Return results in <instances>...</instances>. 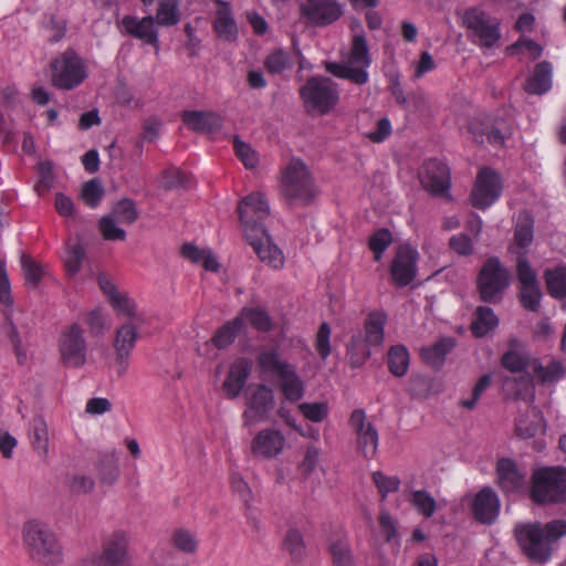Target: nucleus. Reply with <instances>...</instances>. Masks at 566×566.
<instances>
[{
  "label": "nucleus",
  "mask_w": 566,
  "mask_h": 566,
  "mask_svg": "<svg viewBox=\"0 0 566 566\" xmlns=\"http://www.w3.org/2000/svg\"><path fill=\"white\" fill-rule=\"evenodd\" d=\"M566 536V521L553 520L547 523L521 522L514 526V538L526 558L534 564L548 563L558 541Z\"/></svg>",
  "instance_id": "obj_1"
},
{
  "label": "nucleus",
  "mask_w": 566,
  "mask_h": 566,
  "mask_svg": "<svg viewBox=\"0 0 566 566\" xmlns=\"http://www.w3.org/2000/svg\"><path fill=\"white\" fill-rule=\"evenodd\" d=\"M352 43L346 63L327 62L325 69L335 77L348 80L356 85H365L369 80L368 69L373 59L366 35L359 21L350 23Z\"/></svg>",
  "instance_id": "obj_2"
},
{
  "label": "nucleus",
  "mask_w": 566,
  "mask_h": 566,
  "mask_svg": "<svg viewBox=\"0 0 566 566\" xmlns=\"http://www.w3.org/2000/svg\"><path fill=\"white\" fill-rule=\"evenodd\" d=\"M22 542L31 560L43 566H59L63 560V547L45 523L31 520L22 527Z\"/></svg>",
  "instance_id": "obj_3"
},
{
  "label": "nucleus",
  "mask_w": 566,
  "mask_h": 566,
  "mask_svg": "<svg viewBox=\"0 0 566 566\" xmlns=\"http://www.w3.org/2000/svg\"><path fill=\"white\" fill-rule=\"evenodd\" d=\"M256 363L261 374L277 379V386L287 401L297 402L304 397L303 380L292 364L281 359L277 348L273 347L260 352Z\"/></svg>",
  "instance_id": "obj_4"
},
{
  "label": "nucleus",
  "mask_w": 566,
  "mask_h": 566,
  "mask_svg": "<svg viewBox=\"0 0 566 566\" xmlns=\"http://www.w3.org/2000/svg\"><path fill=\"white\" fill-rule=\"evenodd\" d=\"M535 505H559L566 503V468L562 465L534 469L527 489Z\"/></svg>",
  "instance_id": "obj_5"
},
{
  "label": "nucleus",
  "mask_w": 566,
  "mask_h": 566,
  "mask_svg": "<svg viewBox=\"0 0 566 566\" xmlns=\"http://www.w3.org/2000/svg\"><path fill=\"white\" fill-rule=\"evenodd\" d=\"M281 193L290 205L308 206L317 189L307 166L293 158L282 170Z\"/></svg>",
  "instance_id": "obj_6"
},
{
  "label": "nucleus",
  "mask_w": 566,
  "mask_h": 566,
  "mask_svg": "<svg viewBox=\"0 0 566 566\" xmlns=\"http://www.w3.org/2000/svg\"><path fill=\"white\" fill-rule=\"evenodd\" d=\"M510 283L511 274L500 259L496 256L486 259L476 277V289L480 300L490 304L500 303Z\"/></svg>",
  "instance_id": "obj_7"
},
{
  "label": "nucleus",
  "mask_w": 566,
  "mask_h": 566,
  "mask_svg": "<svg viewBox=\"0 0 566 566\" xmlns=\"http://www.w3.org/2000/svg\"><path fill=\"white\" fill-rule=\"evenodd\" d=\"M300 96L307 112L325 115L337 104L339 93L329 77L312 76L300 88Z\"/></svg>",
  "instance_id": "obj_8"
},
{
  "label": "nucleus",
  "mask_w": 566,
  "mask_h": 566,
  "mask_svg": "<svg viewBox=\"0 0 566 566\" xmlns=\"http://www.w3.org/2000/svg\"><path fill=\"white\" fill-rule=\"evenodd\" d=\"M462 25L478 39L476 43L481 48L491 49L501 38L499 20L480 7L463 12Z\"/></svg>",
  "instance_id": "obj_9"
},
{
  "label": "nucleus",
  "mask_w": 566,
  "mask_h": 566,
  "mask_svg": "<svg viewBox=\"0 0 566 566\" xmlns=\"http://www.w3.org/2000/svg\"><path fill=\"white\" fill-rule=\"evenodd\" d=\"M238 214L245 238L264 234V220L270 214L269 201L262 192L254 191L239 202Z\"/></svg>",
  "instance_id": "obj_10"
},
{
  "label": "nucleus",
  "mask_w": 566,
  "mask_h": 566,
  "mask_svg": "<svg viewBox=\"0 0 566 566\" xmlns=\"http://www.w3.org/2000/svg\"><path fill=\"white\" fill-rule=\"evenodd\" d=\"M52 83L60 90H73L87 77V67L74 52H65L51 64Z\"/></svg>",
  "instance_id": "obj_11"
},
{
  "label": "nucleus",
  "mask_w": 566,
  "mask_h": 566,
  "mask_svg": "<svg viewBox=\"0 0 566 566\" xmlns=\"http://www.w3.org/2000/svg\"><path fill=\"white\" fill-rule=\"evenodd\" d=\"M90 560L92 566H132L128 533L122 530L111 533Z\"/></svg>",
  "instance_id": "obj_12"
},
{
  "label": "nucleus",
  "mask_w": 566,
  "mask_h": 566,
  "mask_svg": "<svg viewBox=\"0 0 566 566\" xmlns=\"http://www.w3.org/2000/svg\"><path fill=\"white\" fill-rule=\"evenodd\" d=\"M468 129L476 143H488L493 147H502L513 134L510 122L494 115L474 117L469 123Z\"/></svg>",
  "instance_id": "obj_13"
},
{
  "label": "nucleus",
  "mask_w": 566,
  "mask_h": 566,
  "mask_svg": "<svg viewBox=\"0 0 566 566\" xmlns=\"http://www.w3.org/2000/svg\"><path fill=\"white\" fill-rule=\"evenodd\" d=\"M59 352L65 366L80 368L85 365L86 340L84 329L80 324L73 323L61 332Z\"/></svg>",
  "instance_id": "obj_14"
},
{
  "label": "nucleus",
  "mask_w": 566,
  "mask_h": 566,
  "mask_svg": "<svg viewBox=\"0 0 566 566\" xmlns=\"http://www.w3.org/2000/svg\"><path fill=\"white\" fill-rule=\"evenodd\" d=\"M501 193L502 180L500 175L490 167L481 168L470 196L472 206L485 210L499 200Z\"/></svg>",
  "instance_id": "obj_15"
},
{
  "label": "nucleus",
  "mask_w": 566,
  "mask_h": 566,
  "mask_svg": "<svg viewBox=\"0 0 566 566\" xmlns=\"http://www.w3.org/2000/svg\"><path fill=\"white\" fill-rule=\"evenodd\" d=\"M300 11L307 24L323 28L338 21L344 7L337 0H302Z\"/></svg>",
  "instance_id": "obj_16"
},
{
  "label": "nucleus",
  "mask_w": 566,
  "mask_h": 566,
  "mask_svg": "<svg viewBox=\"0 0 566 566\" xmlns=\"http://www.w3.org/2000/svg\"><path fill=\"white\" fill-rule=\"evenodd\" d=\"M419 253L409 244H400L391 261L389 272L397 287L409 285L417 276Z\"/></svg>",
  "instance_id": "obj_17"
},
{
  "label": "nucleus",
  "mask_w": 566,
  "mask_h": 566,
  "mask_svg": "<svg viewBox=\"0 0 566 566\" xmlns=\"http://www.w3.org/2000/svg\"><path fill=\"white\" fill-rule=\"evenodd\" d=\"M348 422L356 434L357 450L365 459H373L377 453L379 441L376 427L366 421L363 409L353 410Z\"/></svg>",
  "instance_id": "obj_18"
},
{
  "label": "nucleus",
  "mask_w": 566,
  "mask_h": 566,
  "mask_svg": "<svg viewBox=\"0 0 566 566\" xmlns=\"http://www.w3.org/2000/svg\"><path fill=\"white\" fill-rule=\"evenodd\" d=\"M496 482L505 494H518L526 489L527 473L511 458H500L495 465Z\"/></svg>",
  "instance_id": "obj_19"
},
{
  "label": "nucleus",
  "mask_w": 566,
  "mask_h": 566,
  "mask_svg": "<svg viewBox=\"0 0 566 566\" xmlns=\"http://www.w3.org/2000/svg\"><path fill=\"white\" fill-rule=\"evenodd\" d=\"M420 181L423 188L433 196H449L451 187L450 170L441 160H427L420 172Z\"/></svg>",
  "instance_id": "obj_20"
},
{
  "label": "nucleus",
  "mask_w": 566,
  "mask_h": 566,
  "mask_svg": "<svg viewBox=\"0 0 566 566\" xmlns=\"http://www.w3.org/2000/svg\"><path fill=\"white\" fill-rule=\"evenodd\" d=\"M274 406V395L270 387L263 384L255 386L247 400V409L242 418L245 426H251L258 421L269 418Z\"/></svg>",
  "instance_id": "obj_21"
},
{
  "label": "nucleus",
  "mask_w": 566,
  "mask_h": 566,
  "mask_svg": "<svg viewBox=\"0 0 566 566\" xmlns=\"http://www.w3.org/2000/svg\"><path fill=\"white\" fill-rule=\"evenodd\" d=\"M286 439L284 434L273 428L259 431L251 441V452L255 458L271 460L284 450Z\"/></svg>",
  "instance_id": "obj_22"
},
{
  "label": "nucleus",
  "mask_w": 566,
  "mask_h": 566,
  "mask_svg": "<svg viewBox=\"0 0 566 566\" xmlns=\"http://www.w3.org/2000/svg\"><path fill=\"white\" fill-rule=\"evenodd\" d=\"M501 364L509 371L521 374L517 378H507L504 382L506 387H509L512 381L514 382L516 387L514 395L516 397H522L524 392L532 389V377L530 374L525 373L527 359L523 355L515 350H507L502 356Z\"/></svg>",
  "instance_id": "obj_23"
},
{
  "label": "nucleus",
  "mask_w": 566,
  "mask_h": 566,
  "mask_svg": "<svg viewBox=\"0 0 566 566\" xmlns=\"http://www.w3.org/2000/svg\"><path fill=\"white\" fill-rule=\"evenodd\" d=\"M120 27L128 35L143 41L145 44L153 45L156 51L159 50L158 31L155 28V19L151 15L138 19L134 15H124Z\"/></svg>",
  "instance_id": "obj_24"
},
{
  "label": "nucleus",
  "mask_w": 566,
  "mask_h": 566,
  "mask_svg": "<svg viewBox=\"0 0 566 566\" xmlns=\"http://www.w3.org/2000/svg\"><path fill=\"white\" fill-rule=\"evenodd\" d=\"M217 11L212 22L217 36L224 42H234L239 35L237 21L229 2L216 0Z\"/></svg>",
  "instance_id": "obj_25"
},
{
  "label": "nucleus",
  "mask_w": 566,
  "mask_h": 566,
  "mask_svg": "<svg viewBox=\"0 0 566 566\" xmlns=\"http://www.w3.org/2000/svg\"><path fill=\"white\" fill-rule=\"evenodd\" d=\"M474 518L483 524H492L500 512V500L491 488L482 489L473 499Z\"/></svg>",
  "instance_id": "obj_26"
},
{
  "label": "nucleus",
  "mask_w": 566,
  "mask_h": 566,
  "mask_svg": "<svg viewBox=\"0 0 566 566\" xmlns=\"http://www.w3.org/2000/svg\"><path fill=\"white\" fill-rule=\"evenodd\" d=\"M137 340L136 327L132 324H125L117 329L114 348L116 353V364L118 375L125 374L128 368V358Z\"/></svg>",
  "instance_id": "obj_27"
},
{
  "label": "nucleus",
  "mask_w": 566,
  "mask_h": 566,
  "mask_svg": "<svg viewBox=\"0 0 566 566\" xmlns=\"http://www.w3.org/2000/svg\"><path fill=\"white\" fill-rule=\"evenodd\" d=\"M247 241L262 262L275 270L283 268L285 260L283 252L273 243L266 231L261 235L248 237Z\"/></svg>",
  "instance_id": "obj_28"
},
{
  "label": "nucleus",
  "mask_w": 566,
  "mask_h": 566,
  "mask_svg": "<svg viewBox=\"0 0 566 566\" xmlns=\"http://www.w3.org/2000/svg\"><path fill=\"white\" fill-rule=\"evenodd\" d=\"M252 363L250 359L240 357L230 366L229 374L222 385L223 390L229 399L237 398L247 384L251 375Z\"/></svg>",
  "instance_id": "obj_29"
},
{
  "label": "nucleus",
  "mask_w": 566,
  "mask_h": 566,
  "mask_svg": "<svg viewBox=\"0 0 566 566\" xmlns=\"http://www.w3.org/2000/svg\"><path fill=\"white\" fill-rule=\"evenodd\" d=\"M181 119L190 130L196 133H213L222 126L221 116L211 111H185Z\"/></svg>",
  "instance_id": "obj_30"
},
{
  "label": "nucleus",
  "mask_w": 566,
  "mask_h": 566,
  "mask_svg": "<svg viewBox=\"0 0 566 566\" xmlns=\"http://www.w3.org/2000/svg\"><path fill=\"white\" fill-rule=\"evenodd\" d=\"M546 424L542 412L530 407L524 413H521L515 420V433L521 439H531L538 434H543Z\"/></svg>",
  "instance_id": "obj_31"
},
{
  "label": "nucleus",
  "mask_w": 566,
  "mask_h": 566,
  "mask_svg": "<svg viewBox=\"0 0 566 566\" xmlns=\"http://www.w3.org/2000/svg\"><path fill=\"white\" fill-rule=\"evenodd\" d=\"M553 65L547 61L537 63L526 80L524 90L528 94L543 95L552 88Z\"/></svg>",
  "instance_id": "obj_32"
},
{
  "label": "nucleus",
  "mask_w": 566,
  "mask_h": 566,
  "mask_svg": "<svg viewBox=\"0 0 566 566\" xmlns=\"http://www.w3.org/2000/svg\"><path fill=\"white\" fill-rule=\"evenodd\" d=\"M98 285H99L101 290L104 292V294L107 296L108 302L111 303V305L114 310H116L117 312H119L126 316L134 315V312H135L134 302L132 300H129L127 296L118 293L115 285L112 283V281L105 274L98 275Z\"/></svg>",
  "instance_id": "obj_33"
},
{
  "label": "nucleus",
  "mask_w": 566,
  "mask_h": 566,
  "mask_svg": "<svg viewBox=\"0 0 566 566\" xmlns=\"http://www.w3.org/2000/svg\"><path fill=\"white\" fill-rule=\"evenodd\" d=\"M387 319V314L382 310H374L367 314L364 323V337L370 345H374L375 347L382 345Z\"/></svg>",
  "instance_id": "obj_34"
},
{
  "label": "nucleus",
  "mask_w": 566,
  "mask_h": 566,
  "mask_svg": "<svg viewBox=\"0 0 566 566\" xmlns=\"http://www.w3.org/2000/svg\"><path fill=\"white\" fill-rule=\"evenodd\" d=\"M95 470L101 484L113 485L119 478V458L116 450L101 454Z\"/></svg>",
  "instance_id": "obj_35"
},
{
  "label": "nucleus",
  "mask_w": 566,
  "mask_h": 566,
  "mask_svg": "<svg viewBox=\"0 0 566 566\" xmlns=\"http://www.w3.org/2000/svg\"><path fill=\"white\" fill-rule=\"evenodd\" d=\"M499 325V317L489 306H478L473 313L471 332L473 336L482 338Z\"/></svg>",
  "instance_id": "obj_36"
},
{
  "label": "nucleus",
  "mask_w": 566,
  "mask_h": 566,
  "mask_svg": "<svg viewBox=\"0 0 566 566\" xmlns=\"http://www.w3.org/2000/svg\"><path fill=\"white\" fill-rule=\"evenodd\" d=\"M370 345L367 339L360 334H354L347 344V358L353 368L361 367L371 356Z\"/></svg>",
  "instance_id": "obj_37"
},
{
  "label": "nucleus",
  "mask_w": 566,
  "mask_h": 566,
  "mask_svg": "<svg viewBox=\"0 0 566 566\" xmlns=\"http://www.w3.org/2000/svg\"><path fill=\"white\" fill-rule=\"evenodd\" d=\"M455 342L451 337H443L431 346L423 347L420 352L423 361L432 367L443 365L447 355L453 349Z\"/></svg>",
  "instance_id": "obj_38"
},
{
  "label": "nucleus",
  "mask_w": 566,
  "mask_h": 566,
  "mask_svg": "<svg viewBox=\"0 0 566 566\" xmlns=\"http://www.w3.org/2000/svg\"><path fill=\"white\" fill-rule=\"evenodd\" d=\"M544 280L547 293L552 297L556 300H563L566 297V265H557L553 269H546L544 271Z\"/></svg>",
  "instance_id": "obj_39"
},
{
  "label": "nucleus",
  "mask_w": 566,
  "mask_h": 566,
  "mask_svg": "<svg viewBox=\"0 0 566 566\" xmlns=\"http://www.w3.org/2000/svg\"><path fill=\"white\" fill-rule=\"evenodd\" d=\"M244 324L242 317H234L220 326L211 338V343L218 349L229 347L237 338L239 333L243 329Z\"/></svg>",
  "instance_id": "obj_40"
},
{
  "label": "nucleus",
  "mask_w": 566,
  "mask_h": 566,
  "mask_svg": "<svg viewBox=\"0 0 566 566\" xmlns=\"http://www.w3.org/2000/svg\"><path fill=\"white\" fill-rule=\"evenodd\" d=\"M328 552L333 566H355L354 555L346 536L331 539Z\"/></svg>",
  "instance_id": "obj_41"
},
{
  "label": "nucleus",
  "mask_w": 566,
  "mask_h": 566,
  "mask_svg": "<svg viewBox=\"0 0 566 566\" xmlns=\"http://www.w3.org/2000/svg\"><path fill=\"white\" fill-rule=\"evenodd\" d=\"M410 364V355L403 345H394L387 353V365L389 371L396 377L407 374Z\"/></svg>",
  "instance_id": "obj_42"
},
{
  "label": "nucleus",
  "mask_w": 566,
  "mask_h": 566,
  "mask_svg": "<svg viewBox=\"0 0 566 566\" xmlns=\"http://www.w3.org/2000/svg\"><path fill=\"white\" fill-rule=\"evenodd\" d=\"M237 317H242L258 332L269 333L273 329V322L269 313L259 306L256 307H243Z\"/></svg>",
  "instance_id": "obj_43"
},
{
  "label": "nucleus",
  "mask_w": 566,
  "mask_h": 566,
  "mask_svg": "<svg viewBox=\"0 0 566 566\" xmlns=\"http://www.w3.org/2000/svg\"><path fill=\"white\" fill-rule=\"evenodd\" d=\"M534 238V219L533 217L523 211L518 214V220L514 230V243L520 249H526L531 245Z\"/></svg>",
  "instance_id": "obj_44"
},
{
  "label": "nucleus",
  "mask_w": 566,
  "mask_h": 566,
  "mask_svg": "<svg viewBox=\"0 0 566 566\" xmlns=\"http://www.w3.org/2000/svg\"><path fill=\"white\" fill-rule=\"evenodd\" d=\"M33 450L40 457H46L49 452V432L43 419H34L29 433Z\"/></svg>",
  "instance_id": "obj_45"
},
{
  "label": "nucleus",
  "mask_w": 566,
  "mask_h": 566,
  "mask_svg": "<svg viewBox=\"0 0 566 566\" xmlns=\"http://www.w3.org/2000/svg\"><path fill=\"white\" fill-rule=\"evenodd\" d=\"M172 546L187 555H193L197 553L199 547V541L196 534L187 528H176L170 536Z\"/></svg>",
  "instance_id": "obj_46"
},
{
  "label": "nucleus",
  "mask_w": 566,
  "mask_h": 566,
  "mask_svg": "<svg viewBox=\"0 0 566 566\" xmlns=\"http://www.w3.org/2000/svg\"><path fill=\"white\" fill-rule=\"evenodd\" d=\"M155 23L171 27L180 21L178 0H160L157 8Z\"/></svg>",
  "instance_id": "obj_47"
},
{
  "label": "nucleus",
  "mask_w": 566,
  "mask_h": 566,
  "mask_svg": "<svg viewBox=\"0 0 566 566\" xmlns=\"http://www.w3.org/2000/svg\"><path fill=\"white\" fill-rule=\"evenodd\" d=\"M21 266L24 274L25 285L35 289L45 274V269L28 254H22Z\"/></svg>",
  "instance_id": "obj_48"
},
{
  "label": "nucleus",
  "mask_w": 566,
  "mask_h": 566,
  "mask_svg": "<svg viewBox=\"0 0 566 566\" xmlns=\"http://www.w3.org/2000/svg\"><path fill=\"white\" fill-rule=\"evenodd\" d=\"M293 60L291 55L283 49L272 51L264 61V67L268 73L276 75L291 69Z\"/></svg>",
  "instance_id": "obj_49"
},
{
  "label": "nucleus",
  "mask_w": 566,
  "mask_h": 566,
  "mask_svg": "<svg viewBox=\"0 0 566 566\" xmlns=\"http://www.w3.org/2000/svg\"><path fill=\"white\" fill-rule=\"evenodd\" d=\"M410 503L426 518L431 517L437 510V502L426 490L411 492Z\"/></svg>",
  "instance_id": "obj_50"
},
{
  "label": "nucleus",
  "mask_w": 566,
  "mask_h": 566,
  "mask_svg": "<svg viewBox=\"0 0 566 566\" xmlns=\"http://www.w3.org/2000/svg\"><path fill=\"white\" fill-rule=\"evenodd\" d=\"M542 292L539 284L520 286L518 300L521 305L530 312H538L541 307Z\"/></svg>",
  "instance_id": "obj_51"
},
{
  "label": "nucleus",
  "mask_w": 566,
  "mask_h": 566,
  "mask_svg": "<svg viewBox=\"0 0 566 566\" xmlns=\"http://www.w3.org/2000/svg\"><path fill=\"white\" fill-rule=\"evenodd\" d=\"M391 232L386 228L379 229L369 238L368 247L373 251L374 260L376 262L381 260L384 252L391 244Z\"/></svg>",
  "instance_id": "obj_52"
},
{
  "label": "nucleus",
  "mask_w": 566,
  "mask_h": 566,
  "mask_svg": "<svg viewBox=\"0 0 566 566\" xmlns=\"http://www.w3.org/2000/svg\"><path fill=\"white\" fill-rule=\"evenodd\" d=\"M534 374L543 384L554 382L559 380L564 376V368L560 361L552 360L546 366H543L542 364H536L534 366Z\"/></svg>",
  "instance_id": "obj_53"
},
{
  "label": "nucleus",
  "mask_w": 566,
  "mask_h": 566,
  "mask_svg": "<svg viewBox=\"0 0 566 566\" xmlns=\"http://www.w3.org/2000/svg\"><path fill=\"white\" fill-rule=\"evenodd\" d=\"M298 410L305 419L312 422H322L329 412L328 403L325 401L302 402L298 405Z\"/></svg>",
  "instance_id": "obj_54"
},
{
  "label": "nucleus",
  "mask_w": 566,
  "mask_h": 566,
  "mask_svg": "<svg viewBox=\"0 0 566 566\" xmlns=\"http://www.w3.org/2000/svg\"><path fill=\"white\" fill-rule=\"evenodd\" d=\"M104 196V189L101 182L96 179L86 181L82 186L81 198L83 202L90 208H96Z\"/></svg>",
  "instance_id": "obj_55"
},
{
  "label": "nucleus",
  "mask_w": 566,
  "mask_h": 566,
  "mask_svg": "<svg viewBox=\"0 0 566 566\" xmlns=\"http://www.w3.org/2000/svg\"><path fill=\"white\" fill-rule=\"evenodd\" d=\"M516 275L520 286L538 284L535 271L532 269L525 253H521L516 261Z\"/></svg>",
  "instance_id": "obj_56"
},
{
  "label": "nucleus",
  "mask_w": 566,
  "mask_h": 566,
  "mask_svg": "<svg viewBox=\"0 0 566 566\" xmlns=\"http://www.w3.org/2000/svg\"><path fill=\"white\" fill-rule=\"evenodd\" d=\"M371 478L382 500H385L389 493L396 492L399 489L400 480L398 476H388L381 471H376L373 473Z\"/></svg>",
  "instance_id": "obj_57"
},
{
  "label": "nucleus",
  "mask_w": 566,
  "mask_h": 566,
  "mask_svg": "<svg viewBox=\"0 0 566 566\" xmlns=\"http://www.w3.org/2000/svg\"><path fill=\"white\" fill-rule=\"evenodd\" d=\"M189 182V176L187 172L179 168L166 169L160 179V185L165 189H174L178 187H187Z\"/></svg>",
  "instance_id": "obj_58"
},
{
  "label": "nucleus",
  "mask_w": 566,
  "mask_h": 566,
  "mask_svg": "<svg viewBox=\"0 0 566 566\" xmlns=\"http://www.w3.org/2000/svg\"><path fill=\"white\" fill-rule=\"evenodd\" d=\"M113 214L119 222L128 224L135 222L138 218L135 203L130 199L119 200L113 209Z\"/></svg>",
  "instance_id": "obj_59"
},
{
  "label": "nucleus",
  "mask_w": 566,
  "mask_h": 566,
  "mask_svg": "<svg viewBox=\"0 0 566 566\" xmlns=\"http://www.w3.org/2000/svg\"><path fill=\"white\" fill-rule=\"evenodd\" d=\"M331 326L324 322L319 325L315 337V348L322 359L331 355Z\"/></svg>",
  "instance_id": "obj_60"
},
{
  "label": "nucleus",
  "mask_w": 566,
  "mask_h": 566,
  "mask_svg": "<svg viewBox=\"0 0 566 566\" xmlns=\"http://www.w3.org/2000/svg\"><path fill=\"white\" fill-rule=\"evenodd\" d=\"M233 149L235 156L241 160L245 168L252 169L258 165L256 153L248 144L241 142L237 137L233 140Z\"/></svg>",
  "instance_id": "obj_61"
},
{
  "label": "nucleus",
  "mask_w": 566,
  "mask_h": 566,
  "mask_svg": "<svg viewBox=\"0 0 566 566\" xmlns=\"http://www.w3.org/2000/svg\"><path fill=\"white\" fill-rule=\"evenodd\" d=\"M98 227H99V231L105 240L123 241L126 238V232L122 228H118L115 224V221L112 217L106 216V217L101 218V220L98 222Z\"/></svg>",
  "instance_id": "obj_62"
},
{
  "label": "nucleus",
  "mask_w": 566,
  "mask_h": 566,
  "mask_svg": "<svg viewBox=\"0 0 566 566\" xmlns=\"http://www.w3.org/2000/svg\"><path fill=\"white\" fill-rule=\"evenodd\" d=\"M284 546L293 556V558H298L303 555L304 543L302 534L298 530L291 528L287 531L284 539Z\"/></svg>",
  "instance_id": "obj_63"
},
{
  "label": "nucleus",
  "mask_w": 566,
  "mask_h": 566,
  "mask_svg": "<svg viewBox=\"0 0 566 566\" xmlns=\"http://www.w3.org/2000/svg\"><path fill=\"white\" fill-rule=\"evenodd\" d=\"M84 255V249L80 244H74L70 248L64 264L70 275H75L80 271Z\"/></svg>",
  "instance_id": "obj_64"
}]
</instances>
